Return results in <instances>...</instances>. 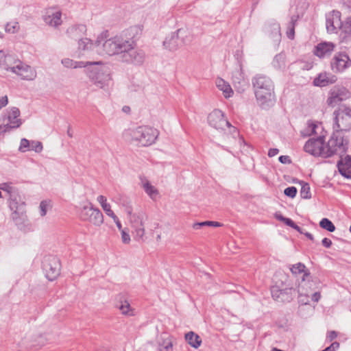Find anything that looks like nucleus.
<instances>
[{
  "label": "nucleus",
  "instance_id": "obj_35",
  "mask_svg": "<svg viewBox=\"0 0 351 351\" xmlns=\"http://www.w3.org/2000/svg\"><path fill=\"white\" fill-rule=\"evenodd\" d=\"M298 21V16H293L291 19V21L288 25V29L287 32V36L289 39H293L295 35V25Z\"/></svg>",
  "mask_w": 351,
  "mask_h": 351
},
{
  "label": "nucleus",
  "instance_id": "obj_34",
  "mask_svg": "<svg viewBox=\"0 0 351 351\" xmlns=\"http://www.w3.org/2000/svg\"><path fill=\"white\" fill-rule=\"evenodd\" d=\"M301 189L300 196L303 199H310L311 197V193L310 191V186L308 183L301 181Z\"/></svg>",
  "mask_w": 351,
  "mask_h": 351
},
{
  "label": "nucleus",
  "instance_id": "obj_53",
  "mask_svg": "<svg viewBox=\"0 0 351 351\" xmlns=\"http://www.w3.org/2000/svg\"><path fill=\"white\" fill-rule=\"evenodd\" d=\"M225 127L228 128L229 132L232 134L233 137L239 135L238 131L235 127L232 126L230 124V125H226Z\"/></svg>",
  "mask_w": 351,
  "mask_h": 351
},
{
  "label": "nucleus",
  "instance_id": "obj_36",
  "mask_svg": "<svg viewBox=\"0 0 351 351\" xmlns=\"http://www.w3.org/2000/svg\"><path fill=\"white\" fill-rule=\"evenodd\" d=\"M204 226L220 227V226H221V224L217 221H202V222L195 223L193 225V228L195 230L200 229L202 227H204Z\"/></svg>",
  "mask_w": 351,
  "mask_h": 351
},
{
  "label": "nucleus",
  "instance_id": "obj_43",
  "mask_svg": "<svg viewBox=\"0 0 351 351\" xmlns=\"http://www.w3.org/2000/svg\"><path fill=\"white\" fill-rule=\"evenodd\" d=\"M49 208H51V201L43 200L40 203L39 208H40V215L42 217H44L46 215Z\"/></svg>",
  "mask_w": 351,
  "mask_h": 351
},
{
  "label": "nucleus",
  "instance_id": "obj_41",
  "mask_svg": "<svg viewBox=\"0 0 351 351\" xmlns=\"http://www.w3.org/2000/svg\"><path fill=\"white\" fill-rule=\"evenodd\" d=\"M305 265L301 263L291 265L290 270L293 274L297 275L304 272Z\"/></svg>",
  "mask_w": 351,
  "mask_h": 351
},
{
  "label": "nucleus",
  "instance_id": "obj_29",
  "mask_svg": "<svg viewBox=\"0 0 351 351\" xmlns=\"http://www.w3.org/2000/svg\"><path fill=\"white\" fill-rule=\"evenodd\" d=\"M217 87L223 92L226 98H229L232 96L233 90L230 85L222 78H217L216 80Z\"/></svg>",
  "mask_w": 351,
  "mask_h": 351
},
{
  "label": "nucleus",
  "instance_id": "obj_30",
  "mask_svg": "<svg viewBox=\"0 0 351 351\" xmlns=\"http://www.w3.org/2000/svg\"><path fill=\"white\" fill-rule=\"evenodd\" d=\"M185 339L193 348H197L202 343V339L199 335L191 331L185 335Z\"/></svg>",
  "mask_w": 351,
  "mask_h": 351
},
{
  "label": "nucleus",
  "instance_id": "obj_38",
  "mask_svg": "<svg viewBox=\"0 0 351 351\" xmlns=\"http://www.w3.org/2000/svg\"><path fill=\"white\" fill-rule=\"evenodd\" d=\"M319 226L322 228L331 232L335 230V225L327 218H323L319 222Z\"/></svg>",
  "mask_w": 351,
  "mask_h": 351
},
{
  "label": "nucleus",
  "instance_id": "obj_13",
  "mask_svg": "<svg viewBox=\"0 0 351 351\" xmlns=\"http://www.w3.org/2000/svg\"><path fill=\"white\" fill-rule=\"evenodd\" d=\"M350 96L351 93L346 88L341 86H335L330 92V96L327 99V104L329 106H334L339 102L350 98Z\"/></svg>",
  "mask_w": 351,
  "mask_h": 351
},
{
  "label": "nucleus",
  "instance_id": "obj_3",
  "mask_svg": "<svg viewBox=\"0 0 351 351\" xmlns=\"http://www.w3.org/2000/svg\"><path fill=\"white\" fill-rule=\"evenodd\" d=\"M86 76L97 88L107 90L112 80L108 66L102 61H95L88 68Z\"/></svg>",
  "mask_w": 351,
  "mask_h": 351
},
{
  "label": "nucleus",
  "instance_id": "obj_11",
  "mask_svg": "<svg viewBox=\"0 0 351 351\" xmlns=\"http://www.w3.org/2000/svg\"><path fill=\"white\" fill-rule=\"evenodd\" d=\"M351 66V60L344 52L335 54L330 60V68L334 73H341Z\"/></svg>",
  "mask_w": 351,
  "mask_h": 351
},
{
  "label": "nucleus",
  "instance_id": "obj_20",
  "mask_svg": "<svg viewBox=\"0 0 351 351\" xmlns=\"http://www.w3.org/2000/svg\"><path fill=\"white\" fill-rule=\"evenodd\" d=\"M7 113L8 123L6 124L8 126L6 128H10V130L19 128L22 124L21 119H19V109L16 107H12Z\"/></svg>",
  "mask_w": 351,
  "mask_h": 351
},
{
  "label": "nucleus",
  "instance_id": "obj_61",
  "mask_svg": "<svg viewBox=\"0 0 351 351\" xmlns=\"http://www.w3.org/2000/svg\"><path fill=\"white\" fill-rule=\"evenodd\" d=\"M284 223H285L287 226H290V227H291V228H292V227L293 226V225L295 224L294 221H293L292 219H289V218H287V217L285 218V221H284Z\"/></svg>",
  "mask_w": 351,
  "mask_h": 351
},
{
  "label": "nucleus",
  "instance_id": "obj_50",
  "mask_svg": "<svg viewBox=\"0 0 351 351\" xmlns=\"http://www.w3.org/2000/svg\"><path fill=\"white\" fill-rule=\"evenodd\" d=\"M172 348V344L170 341L165 342L164 346H160L158 348L159 351H169Z\"/></svg>",
  "mask_w": 351,
  "mask_h": 351
},
{
  "label": "nucleus",
  "instance_id": "obj_4",
  "mask_svg": "<svg viewBox=\"0 0 351 351\" xmlns=\"http://www.w3.org/2000/svg\"><path fill=\"white\" fill-rule=\"evenodd\" d=\"M127 134L130 136L132 141L145 147L155 143L159 132L155 128L143 125L130 130Z\"/></svg>",
  "mask_w": 351,
  "mask_h": 351
},
{
  "label": "nucleus",
  "instance_id": "obj_37",
  "mask_svg": "<svg viewBox=\"0 0 351 351\" xmlns=\"http://www.w3.org/2000/svg\"><path fill=\"white\" fill-rule=\"evenodd\" d=\"M20 29L19 24L17 21H13L8 23L5 27V30L8 33L15 34Z\"/></svg>",
  "mask_w": 351,
  "mask_h": 351
},
{
  "label": "nucleus",
  "instance_id": "obj_27",
  "mask_svg": "<svg viewBox=\"0 0 351 351\" xmlns=\"http://www.w3.org/2000/svg\"><path fill=\"white\" fill-rule=\"evenodd\" d=\"M340 38L341 43H347L351 40V16L343 24Z\"/></svg>",
  "mask_w": 351,
  "mask_h": 351
},
{
  "label": "nucleus",
  "instance_id": "obj_42",
  "mask_svg": "<svg viewBox=\"0 0 351 351\" xmlns=\"http://www.w3.org/2000/svg\"><path fill=\"white\" fill-rule=\"evenodd\" d=\"M317 125L313 123H309L306 129L302 132V135L304 136H310L313 134H316V128Z\"/></svg>",
  "mask_w": 351,
  "mask_h": 351
},
{
  "label": "nucleus",
  "instance_id": "obj_47",
  "mask_svg": "<svg viewBox=\"0 0 351 351\" xmlns=\"http://www.w3.org/2000/svg\"><path fill=\"white\" fill-rule=\"evenodd\" d=\"M0 189L6 191L10 195V194L15 193L14 188L10 186L8 183H3L1 184Z\"/></svg>",
  "mask_w": 351,
  "mask_h": 351
},
{
  "label": "nucleus",
  "instance_id": "obj_58",
  "mask_svg": "<svg viewBox=\"0 0 351 351\" xmlns=\"http://www.w3.org/2000/svg\"><path fill=\"white\" fill-rule=\"evenodd\" d=\"M337 337V333L335 331H330L328 332L327 338L331 341Z\"/></svg>",
  "mask_w": 351,
  "mask_h": 351
},
{
  "label": "nucleus",
  "instance_id": "obj_59",
  "mask_svg": "<svg viewBox=\"0 0 351 351\" xmlns=\"http://www.w3.org/2000/svg\"><path fill=\"white\" fill-rule=\"evenodd\" d=\"M7 126L8 125L6 123L0 124V134L5 133L10 131V128H6Z\"/></svg>",
  "mask_w": 351,
  "mask_h": 351
},
{
  "label": "nucleus",
  "instance_id": "obj_21",
  "mask_svg": "<svg viewBox=\"0 0 351 351\" xmlns=\"http://www.w3.org/2000/svg\"><path fill=\"white\" fill-rule=\"evenodd\" d=\"M19 59L16 58L15 56L6 53L3 50H0V67L6 70V71H12V67H13L15 64H16V61Z\"/></svg>",
  "mask_w": 351,
  "mask_h": 351
},
{
  "label": "nucleus",
  "instance_id": "obj_28",
  "mask_svg": "<svg viewBox=\"0 0 351 351\" xmlns=\"http://www.w3.org/2000/svg\"><path fill=\"white\" fill-rule=\"evenodd\" d=\"M141 184L145 193L152 198L154 199L158 195V190L152 186L145 176H140Z\"/></svg>",
  "mask_w": 351,
  "mask_h": 351
},
{
  "label": "nucleus",
  "instance_id": "obj_22",
  "mask_svg": "<svg viewBox=\"0 0 351 351\" xmlns=\"http://www.w3.org/2000/svg\"><path fill=\"white\" fill-rule=\"evenodd\" d=\"M337 80V78L335 75L324 72L321 73L314 79L313 84L315 86L324 87L335 83Z\"/></svg>",
  "mask_w": 351,
  "mask_h": 351
},
{
  "label": "nucleus",
  "instance_id": "obj_31",
  "mask_svg": "<svg viewBox=\"0 0 351 351\" xmlns=\"http://www.w3.org/2000/svg\"><path fill=\"white\" fill-rule=\"evenodd\" d=\"M97 200L100 204L101 206L102 207L103 210L105 211L107 215L112 217L115 215L114 212L111 210L110 205L108 203H107V199L106 197L101 195H99L97 198Z\"/></svg>",
  "mask_w": 351,
  "mask_h": 351
},
{
  "label": "nucleus",
  "instance_id": "obj_63",
  "mask_svg": "<svg viewBox=\"0 0 351 351\" xmlns=\"http://www.w3.org/2000/svg\"><path fill=\"white\" fill-rule=\"evenodd\" d=\"M304 234L310 240H311L312 241H314V237L313 236L312 234L308 232H305V233H304Z\"/></svg>",
  "mask_w": 351,
  "mask_h": 351
},
{
  "label": "nucleus",
  "instance_id": "obj_23",
  "mask_svg": "<svg viewBox=\"0 0 351 351\" xmlns=\"http://www.w3.org/2000/svg\"><path fill=\"white\" fill-rule=\"evenodd\" d=\"M335 45L332 43H321L314 49V54L320 58H325L334 51Z\"/></svg>",
  "mask_w": 351,
  "mask_h": 351
},
{
  "label": "nucleus",
  "instance_id": "obj_49",
  "mask_svg": "<svg viewBox=\"0 0 351 351\" xmlns=\"http://www.w3.org/2000/svg\"><path fill=\"white\" fill-rule=\"evenodd\" d=\"M298 302L302 304H308L309 303V297L308 295L299 293Z\"/></svg>",
  "mask_w": 351,
  "mask_h": 351
},
{
  "label": "nucleus",
  "instance_id": "obj_15",
  "mask_svg": "<svg viewBox=\"0 0 351 351\" xmlns=\"http://www.w3.org/2000/svg\"><path fill=\"white\" fill-rule=\"evenodd\" d=\"M17 198L16 193L10 194L9 202V207L13 211L11 217L16 222H18L19 219H23L25 217V204L24 202H19Z\"/></svg>",
  "mask_w": 351,
  "mask_h": 351
},
{
  "label": "nucleus",
  "instance_id": "obj_45",
  "mask_svg": "<svg viewBox=\"0 0 351 351\" xmlns=\"http://www.w3.org/2000/svg\"><path fill=\"white\" fill-rule=\"evenodd\" d=\"M284 193L285 195L293 198L297 194V189L295 186H289L285 189Z\"/></svg>",
  "mask_w": 351,
  "mask_h": 351
},
{
  "label": "nucleus",
  "instance_id": "obj_46",
  "mask_svg": "<svg viewBox=\"0 0 351 351\" xmlns=\"http://www.w3.org/2000/svg\"><path fill=\"white\" fill-rule=\"evenodd\" d=\"M30 146V142L26 138H22L21 141L19 150L21 152H25Z\"/></svg>",
  "mask_w": 351,
  "mask_h": 351
},
{
  "label": "nucleus",
  "instance_id": "obj_55",
  "mask_svg": "<svg viewBox=\"0 0 351 351\" xmlns=\"http://www.w3.org/2000/svg\"><path fill=\"white\" fill-rule=\"evenodd\" d=\"M8 103V99L7 96L2 97L0 99V110L5 107Z\"/></svg>",
  "mask_w": 351,
  "mask_h": 351
},
{
  "label": "nucleus",
  "instance_id": "obj_60",
  "mask_svg": "<svg viewBox=\"0 0 351 351\" xmlns=\"http://www.w3.org/2000/svg\"><path fill=\"white\" fill-rule=\"evenodd\" d=\"M321 298L319 292H315L312 295L311 299L313 301L317 302Z\"/></svg>",
  "mask_w": 351,
  "mask_h": 351
},
{
  "label": "nucleus",
  "instance_id": "obj_57",
  "mask_svg": "<svg viewBox=\"0 0 351 351\" xmlns=\"http://www.w3.org/2000/svg\"><path fill=\"white\" fill-rule=\"evenodd\" d=\"M278 152H279L278 149L271 148L268 152V156L269 157H273V156H275L276 155H277L278 154Z\"/></svg>",
  "mask_w": 351,
  "mask_h": 351
},
{
  "label": "nucleus",
  "instance_id": "obj_25",
  "mask_svg": "<svg viewBox=\"0 0 351 351\" xmlns=\"http://www.w3.org/2000/svg\"><path fill=\"white\" fill-rule=\"evenodd\" d=\"M232 82L234 88L240 93L243 92L247 86L241 69H237L232 73Z\"/></svg>",
  "mask_w": 351,
  "mask_h": 351
},
{
  "label": "nucleus",
  "instance_id": "obj_44",
  "mask_svg": "<svg viewBox=\"0 0 351 351\" xmlns=\"http://www.w3.org/2000/svg\"><path fill=\"white\" fill-rule=\"evenodd\" d=\"M30 149L36 152V153H40L43 150V144L40 141H33L30 143Z\"/></svg>",
  "mask_w": 351,
  "mask_h": 351
},
{
  "label": "nucleus",
  "instance_id": "obj_18",
  "mask_svg": "<svg viewBox=\"0 0 351 351\" xmlns=\"http://www.w3.org/2000/svg\"><path fill=\"white\" fill-rule=\"evenodd\" d=\"M43 19L46 25L57 28L62 23V12L54 8L46 10Z\"/></svg>",
  "mask_w": 351,
  "mask_h": 351
},
{
  "label": "nucleus",
  "instance_id": "obj_1",
  "mask_svg": "<svg viewBox=\"0 0 351 351\" xmlns=\"http://www.w3.org/2000/svg\"><path fill=\"white\" fill-rule=\"evenodd\" d=\"M102 47L106 54L118 55L123 62L141 65L145 58V53L136 48L135 42L132 39L122 36H116L105 40Z\"/></svg>",
  "mask_w": 351,
  "mask_h": 351
},
{
  "label": "nucleus",
  "instance_id": "obj_51",
  "mask_svg": "<svg viewBox=\"0 0 351 351\" xmlns=\"http://www.w3.org/2000/svg\"><path fill=\"white\" fill-rule=\"evenodd\" d=\"M121 239L123 243H129L130 241V237L129 234L125 232L124 230H121Z\"/></svg>",
  "mask_w": 351,
  "mask_h": 351
},
{
  "label": "nucleus",
  "instance_id": "obj_54",
  "mask_svg": "<svg viewBox=\"0 0 351 351\" xmlns=\"http://www.w3.org/2000/svg\"><path fill=\"white\" fill-rule=\"evenodd\" d=\"M322 245L327 247V248H329L330 247V246L332 245V241L330 239H328V238H324L322 239Z\"/></svg>",
  "mask_w": 351,
  "mask_h": 351
},
{
  "label": "nucleus",
  "instance_id": "obj_7",
  "mask_svg": "<svg viewBox=\"0 0 351 351\" xmlns=\"http://www.w3.org/2000/svg\"><path fill=\"white\" fill-rule=\"evenodd\" d=\"M79 217L82 221L89 222L95 226H100L104 223L102 213L90 202L83 204L79 212Z\"/></svg>",
  "mask_w": 351,
  "mask_h": 351
},
{
  "label": "nucleus",
  "instance_id": "obj_2",
  "mask_svg": "<svg viewBox=\"0 0 351 351\" xmlns=\"http://www.w3.org/2000/svg\"><path fill=\"white\" fill-rule=\"evenodd\" d=\"M252 83L258 104L263 109H267L273 106L275 95L272 80L267 75L257 74L252 78Z\"/></svg>",
  "mask_w": 351,
  "mask_h": 351
},
{
  "label": "nucleus",
  "instance_id": "obj_6",
  "mask_svg": "<svg viewBox=\"0 0 351 351\" xmlns=\"http://www.w3.org/2000/svg\"><path fill=\"white\" fill-rule=\"evenodd\" d=\"M333 130L341 132L351 128V108L346 105L340 106L333 112Z\"/></svg>",
  "mask_w": 351,
  "mask_h": 351
},
{
  "label": "nucleus",
  "instance_id": "obj_16",
  "mask_svg": "<svg viewBox=\"0 0 351 351\" xmlns=\"http://www.w3.org/2000/svg\"><path fill=\"white\" fill-rule=\"evenodd\" d=\"M104 39L103 34H100L95 42L93 43V41L88 38H84L79 39L78 40V51L82 56L88 54L91 50L96 49L98 51L99 47L101 45Z\"/></svg>",
  "mask_w": 351,
  "mask_h": 351
},
{
  "label": "nucleus",
  "instance_id": "obj_19",
  "mask_svg": "<svg viewBox=\"0 0 351 351\" xmlns=\"http://www.w3.org/2000/svg\"><path fill=\"white\" fill-rule=\"evenodd\" d=\"M326 29L328 32L333 33L338 28H341L343 23L341 21V12L332 10L326 15Z\"/></svg>",
  "mask_w": 351,
  "mask_h": 351
},
{
  "label": "nucleus",
  "instance_id": "obj_10",
  "mask_svg": "<svg viewBox=\"0 0 351 351\" xmlns=\"http://www.w3.org/2000/svg\"><path fill=\"white\" fill-rule=\"evenodd\" d=\"M43 269L49 280H55L60 273V260L53 255L45 257L43 261Z\"/></svg>",
  "mask_w": 351,
  "mask_h": 351
},
{
  "label": "nucleus",
  "instance_id": "obj_33",
  "mask_svg": "<svg viewBox=\"0 0 351 351\" xmlns=\"http://www.w3.org/2000/svg\"><path fill=\"white\" fill-rule=\"evenodd\" d=\"M271 32L270 36L276 42H279L281 38L280 27L277 23H274L271 26Z\"/></svg>",
  "mask_w": 351,
  "mask_h": 351
},
{
  "label": "nucleus",
  "instance_id": "obj_62",
  "mask_svg": "<svg viewBox=\"0 0 351 351\" xmlns=\"http://www.w3.org/2000/svg\"><path fill=\"white\" fill-rule=\"evenodd\" d=\"M275 217L276 219H277L278 220L280 221H282L284 222L285 219L286 217H283L280 213H276L275 214Z\"/></svg>",
  "mask_w": 351,
  "mask_h": 351
},
{
  "label": "nucleus",
  "instance_id": "obj_24",
  "mask_svg": "<svg viewBox=\"0 0 351 351\" xmlns=\"http://www.w3.org/2000/svg\"><path fill=\"white\" fill-rule=\"evenodd\" d=\"M339 173L345 178L351 179V157L349 156L341 159L337 162Z\"/></svg>",
  "mask_w": 351,
  "mask_h": 351
},
{
  "label": "nucleus",
  "instance_id": "obj_12",
  "mask_svg": "<svg viewBox=\"0 0 351 351\" xmlns=\"http://www.w3.org/2000/svg\"><path fill=\"white\" fill-rule=\"evenodd\" d=\"M304 149L306 152L314 156L325 158L324 140L322 136L317 138H310L304 145Z\"/></svg>",
  "mask_w": 351,
  "mask_h": 351
},
{
  "label": "nucleus",
  "instance_id": "obj_9",
  "mask_svg": "<svg viewBox=\"0 0 351 351\" xmlns=\"http://www.w3.org/2000/svg\"><path fill=\"white\" fill-rule=\"evenodd\" d=\"M187 32L184 29H178L177 31L168 35L163 41V46L171 51H176L182 45L186 43Z\"/></svg>",
  "mask_w": 351,
  "mask_h": 351
},
{
  "label": "nucleus",
  "instance_id": "obj_14",
  "mask_svg": "<svg viewBox=\"0 0 351 351\" xmlns=\"http://www.w3.org/2000/svg\"><path fill=\"white\" fill-rule=\"evenodd\" d=\"M11 71L25 80H33L36 77V71L30 66L23 63L19 59L16 61V64L12 67Z\"/></svg>",
  "mask_w": 351,
  "mask_h": 351
},
{
  "label": "nucleus",
  "instance_id": "obj_8",
  "mask_svg": "<svg viewBox=\"0 0 351 351\" xmlns=\"http://www.w3.org/2000/svg\"><path fill=\"white\" fill-rule=\"evenodd\" d=\"M130 215V220L134 228V239L137 241L143 240L145 234L144 223L148 219L147 215L143 211L132 214L130 210L128 211Z\"/></svg>",
  "mask_w": 351,
  "mask_h": 351
},
{
  "label": "nucleus",
  "instance_id": "obj_40",
  "mask_svg": "<svg viewBox=\"0 0 351 351\" xmlns=\"http://www.w3.org/2000/svg\"><path fill=\"white\" fill-rule=\"evenodd\" d=\"M119 308L121 311L122 314L126 315H132V310L130 307V304L127 301H124L121 302V305L119 306Z\"/></svg>",
  "mask_w": 351,
  "mask_h": 351
},
{
  "label": "nucleus",
  "instance_id": "obj_56",
  "mask_svg": "<svg viewBox=\"0 0 351 351\" xmlns=\"http://www.w3.org/2000/svg\"><path fill=\"white\" fill-rule=\"evenodd\" d=\"M113 221H114V223H116L117 225V227L118 228V229L121 231L123 230H122V226H121V223L119 219V218L116 216V215H114V216L112 217Z\"/></svg>",
  "mask_w": 351,
  "mask_h": 351
},
{
  "label": "nucleus",
  "instance_id": "obj_17",
  "mask_svg": "<svg viewBox=\"0 0 351 351\" xmlns=\"http://www.w3.org/2000/svg\"><path fill=\"white\" fill-rule=\"evenodd\" d=\"M209 125L217 130H223L226 125H230V122L224 118L223 112L216 109L208 116Z\"/></svg>",
  "mask_w": 351,
  "mask_h": 351
},
{
  "label": "nucleus",
  "instance_id": "obj_48",
  "mask_svg": "<svg viewBox=\"0 0 351 351\" xmlns=\"http://www.w3.org/2000/svg\"><path fill=\"white\" fill-rule=\"evenodd\" d=\"M61 62L64 65V66L66 68L74 67V60L70 58H64L62 60Z\"/></svg>",
  "mask_w": 351,
  "mask_h": 351
},
{
  "label": "nucleus",
  "instance_id": "obj_32",
  "mask_svg": "<svg viewBox=\"0 0 351 351\" xmlns=\"http://www.w3.org/2000/svg\"><path fill=\"white\" fill-rule=\"evenodd\" d=\"M272 65L277 69H282L285 66V55L283 53L277 54L273 61Z\"/></svg>",
  "mask_w": 351,
  "mask_h": 351
},
{
  "label": "nucleus",
  "instance_id": "obj_5",
  "mask_svg": "<svg viewBox=\"0 0 351 351\" xmlns=\"http://www.w3.org/2000/svg\"><path fill=\"white\" fill-rule=\"evenodd\" d=\"M348 149V141L345 140L341 132L334 130L326 145H324L325 158L337 154L341 156Z\"/></svg>",
  "mask_w": 351,
  "mask_h": 351
},
{
  "label": "nucleus",
  "instance_id": "obj_52",
  "mask_svg": "<svg viewBox=\"0 0 351 351\" xmlns=\"http://www.w3.org/2000/svg\"><path fill=\"white\" fill-rule=\"evenodd\" d=\"M279 161L282 164H290L291 160L289 156H280L278 158Z\"/></svg>",
  "mask_w": 351,
  "mask_h": 351
},
{
  "label": "nucleus",
  "instance_id": "obj_64",
  "mask_svg": "<svg viewBox=\"0 0 351 351\" xmlns=\"http://www.w3.org/2000/svg\"><path fill=\"white\" fill-rule=\"evenodd\" d=\"M67 134L70 138L73 137V132L71 130V128L70 126H69L68 130H67Z\"/></svg>",
  "mask_w": 351,
  "mask_h": 351
},
{
  "label": "nucleus",
  "instance_id": "obj_39",
  "mask_svg": "<svg viewBox=\"0 0 351 351\" xmlns=\"http://www.w3.org/2000/svg\"><path fill=\"white\" fill-rule=\"evenodd\" d=\"M95 61H74L73 69L84 68V73L87 74V69L90 67Z\"/></svg>",
  "mask_w": 351,
  "mask_h": 351
},
{
  "label": "nucleus",
  "instance_id": "obj_26",
  "mask_svg": "<svg viewBox=\"0 0 351 351\" xmlns=\"http://www.w3.org/2000/svg\"><path fill=\"white\" fill-rule=\"evenodd\" d=\"M86 32V27L85 25L79 24L69 27L66 29V34L72 39H81L80 37Z\"/></svg>",
  "mask_w": 351,
  "mask_h": 351
}]
</instances>
